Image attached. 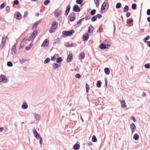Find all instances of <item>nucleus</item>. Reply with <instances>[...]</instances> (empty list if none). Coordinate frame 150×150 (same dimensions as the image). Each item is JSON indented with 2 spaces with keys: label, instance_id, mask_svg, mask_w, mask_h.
I'll use <instances>...</instances> for the list:
<instances>
[{
  "label": "nucleus",
  "instance_id": "obj_52",
  "mask_svg": "<svg viewBox=\"0 0 150 150\" xmlns=\"http://www.w3.org/2000/svg\"><path fill=\"white\" fill-rule=\"evenodd\" d=\"M96 16L97 18H100L102 17V16L100 14H98Z\"/></svg>",
  "mask_w": 150,
  "mask_h": 150
},
{
  "label": "nucleus",
  "instance_id": "obj_32",
  "mask_svg": "<svg viewBox=\"0 0 150 150\" xmlns=\"http://www.w3.org/2000/svg\"><path fill=\"white\" fill-rule=\"evenodd\" d=\"M132 8L134 9L135 10L137 8V5L135 4H133L132 5Z\"/></svg>",
  "mask_w": 150,
  "mask_h": 150
},
{
  "label": "nucleus",
  "instance_id": "obj_30",
  "mask_svg": "<svg viewBox=\"0 0 150 150\" xmlns=\"http://www.w3.org/2000/svg\"><path fill=\"white\" fill-rule=\"evenodd\" d=\"M121 4L120 3H117L116 5V8H119L121 7Z\"/></svg>",
  "mask_w": 150,
  "mask_h": 150
},
{
  "label": "nucleus",
  "instance_id": "obj_48",
  "mask_svg": "<svg viewBox=\"0 0 150 150\" xmlns=\"http://www.w3.org/2000/svg\"><path fill=\"white\" fill-rule=\"evenodd\" d=\"M14 4L15 5H18L19 4V1L18 0H15L14 1Z\"/></svg>",
  "mask_w": 150,
  "mask_h": 150
},
{
  "label": "nucleus",
  "instance_id": "obj_37",
  "mask_svg": "<svg viewBox=\"0 0 150 150\" xmlns=\"http://www.w3.org/2000/svg\"><path fill=\"white\" fill-rule=\"evenodd\" d=\"M50 3L49 0H46L44 2V4L45 5H47Z\"/></svg>",
  "mask_w": 150,
  "mask_h": 150
},
{
  "label": "nucleus",
  "instance_id": "obj_45",
  "mask_svg": "<svg viewBox=\"0 0 150 150\" xmlns=\"http://www.w3.org/2000/svg\"><path fill=\"white\" fill-rule=\"evenodd\" d=\"M75 77L78 79H80L81 77V76L79 74H76Z\"/></svg>",
  "mask_w": 150,
  "mask_h": 150
},
{
  "label": "nucleus",
  "instance_id": "obj_55",
  "mask_svg": "<svg viewBox=\"0 0 150 150\" xmlns=\"http://www.w3.org/2000/svg\"><path fill=\"white\" fill-rule=\"evenodd\" d=\"M28 15V12L27 11H26L24 13V17Z\"/></svg>",
  "mask_w": 150,
  "mask_h": 150
},
{
  "label": "nucleus",
  "instance_id": "obj_14",
  "mask_svg": "<svg viewBox=\"0 0 150 150\" xmlns=\"http://www.w3.org/2000/svg\"><path fill=\"white\" fill-rule=\"evenodd\" d=\"M80 147V145L78 144H76L73 146V149L75 150L79 149Z\"/></svg>",
  "mask_w": 150,
  "mask_h": 150
},
{
  "label": "nucleus",
  "instance_id": "obj_19",
  "mask_svg": "<svg viewBox=\"0 0 150 150\" xmlns=\"http://www.w3.org/2000/svg\"><path fill=\"white\" fill-rule=\"evenodd\" d=\"M139 135L136 133L134 134L133 137V139L136 140H137L139 139Z\"/></svg>",
  "mask_w": 150,
  "mask_h": 150
},
{
  "label": "nucleus",
  "instance_id": "obj_44",
  "mask_svg": "<svg viewBox=\"0 0 150 150\" xmlns=\"http://www.w3.org/2000/svg\"><path fill=\"white\" fill-rule=\"evenodd\" d=\"M99 0H96L95 1V3L96 5L97 6H99Z\"/></svg>",
  "mask_w": 150,
  "mask_h": 150
},
{
  "label": "nucleus",
  "instance_id": "obj_47",
  "mask_svg": "<svg viewBox=\"0 0 150 150\" xmlns=\"http://www.w3.org/2000/svg\"><path fill=\"white\" fill-rule=\"evenodd\" d=\"M55 55H54L53 56H52L51 58V60L52 61H55L56 59V57L55 56Z\"/></svg>",
  "mask_w": 150,
  "mask_h": 150
},
{
  "label": "nucleus",
  "instance_id": "obj_58",
  "mask_svg": "<svg viewBox=\"0 0 150 150\" xmlns=\"http://www.w3.org/2000/svg\"><path fill=\"white\" fill-rule=\"evenodd\" d=\"M4 130V128L3 127H1L0 128V132H2Z\"/></svg>",
  "mask_w": 150,
  "mask_h": 150
},
{
  "label": "nucleus",
  "instance_id": "obj_11",
  "mask_svg": "<svg viewBox=\"0 0 150 150\" xmlns=\"http://www.w3.org/2000/svg\"><path fill=\"white\" fill-rule=\"evenodd\" d=\"M61 13V11L59 9L56 10L54 13L55 16L57 17H58L60 15Z\"/></svg>",
  "mask_w": 150,
  "mask_h": 150
},
{
  "label": "nucleus",
  "instance_id": "obj_50",
  "mask_svg": "<svg viewBox=\"0 0 150 150\" xmlns=\"http://www.w3.org/2000/svg\"><path fill=\"white\" fill-rule=\"evenodd\" d=\"M131 15L130 13V12H127L126 14L127 17L128 18Z\"/></svg>",
  "mask_w": 150,
  "mask_h": 150
},
{
  "label": "nucleus",
  "instance_id": "obj_31",
  "mask_svg": "<svg viewBox=\"0 0 150 150\" xmlns=\"http://www.w3.org/2000/svg\"><path fill=\"white\" fill-rule=\"evenodd\" d=\"M11 50L12 52H13L14 53H15L16 51V45H15L13 46Z\"/></svg>",
  "mask_w": 150,
  "mask_h": 150
},
{
  "label": "nucleus",
  "instance_id": "obj_34",
  "mask_svg": "<svg viewBox=\"0 0 150 150\" xmlns=\"http://www.w3.org/2000/svg\"><path fill=\"white\" fill-rule=\"evenodd\" d=\"M97 18L96 16H94L92 17L91 19V20L93 21H95L96 20Z\"/></svg>",
  "mask_w": 150,
  "mask_h": 150
},
{
  "label": "nucleus",
  "instance_id": "obj_5",
  "mask_svg": "<svg viewBox=\"0 0 150 150\" xmlns=\"http://www.w3.org/2000/svg\"><path fill=\"white\" fill-rule=\"evenodd\" d=\"M74 32V31L73 30L69 31H65L64 33V35L66 36H71Z\"/></svg>",
  "mask_w": 150,
  "mask_h": 150
},
{
  "label": "nucleus",
  "instance_id": "obj_10",
  "mask_svg": "<svg viewBox=\"0 0 150 150\" xmlns=\"http://www.w3.org/2000/svg\"><path fill=\"white\" fill-rule=\"evenodd\" d=\"M130 128L132 130V133H133L136 129V126L134 123H131L130 125Z\"/></svg>",
  "mask_w": 150,
  "mask_h": 150
},
{
  "label": "nucleus",
  "instance_id": "obj_2",
  "mask_svg": "<svg viewBox=\"0 0 150 150\" xmlns=\"http://www.w3.org/2000/svg\"><path fill=\"white\" fill-rule=\"evenodd\" d=\"M108 5L105 3H104L102 4L101 8V13H103L105 12L108 9Z\"/></svg>",
  "mask_w": 150,
  "mask_h": 150
},
{
  "label": "nucleus",
  "instance_id": "obj_35",
  "mask_svg": "<svg viewBox=\"0 0 150 150\" xmlns=\"http://www.w3.org/2000/svg\"><path fill=\"white\" fill-rule=\"evenodd\" d=\"M27 61V59H21L20 60V62L21 64H23L24 63H25V62H26Z\"/></svg>",
  "mask_w": 150,
  "mask_h": 150
},
{
  "label": "nucleus",
  "instance_id": "obj_43",
  "mask_svg": "<svg viewBox=\"0 0 150 150\" xmlns=\"http://www.w3.org/2000/svg\"><path fill=\"white\" fill-rule=\"evenodd\" d=\"M31 47H32V45L31 44H30L28 46H27L26 47L25 49L27 50H29L30 49Z\"/></svg>",
  "mask_w": 150,
  "mask_h": 150
},
{
  "label": "nucleus",
  "instance_id": "obj_20",
  "mask_svg": "<svg viewBox=\"0 0 150 150\" xmlns=\"http://www.w3.org/2000/svg\"><path fill=\"white\" fill-rule=\"evenodd\" d=\"M93 30L94 28L92 25H90L88 28V32L89 33H92Z\"/></svg>",
  "mask_w": 150,
  "mask_h": 150
},
{
  "label": "nucleus",
  "instance_id": "obj_7",
  "mask_svg": "<svg viewBox=\"0 0 150 150\" xmlns=\"http://www.w3.org/2000/svg\"><path fill=\"white\" fill-rule=\"evenodd\" d=\"M73 10L74 12H79L80 11V8L76 4L74 6Z\"/></svg>",
  "mask_w": 150,
  "mask_h": 150
},
{
  "label": "nucleus",
  "instance_id": "obj_42",
  "mask_svg": "<svg viewBox=\"0 0 150 150\" xmlns=\"http://www.w3.org/2000/svg\"><path fill=\"white\" fill-rule=\"evenodd\" d=\"M83 1L82 0H77L76 3L78 4H81Z\"/></svg>",
  "mask_w": 150,
  "mask_h": 150
},
{
  "label": "nucleus",
  "instance_id": "obj_23",
  "mask_svg": "<svg viewBox=\"0 0 150 150\" xmlns=\"http://www.w3.org/2000/svg\"><path fill=\"white\" fill-rule=\"evenodd\" d=\"M106 45L104 43H102L100 45V48L101 49H105Z\"/></svg>",
  "mask_w": 150,
  "mask_h": 150
},
{
  "label": "nucleus",
  "instance_id": "obj_13",
  "mask_svg": "<svg viewBox=\"0 0 150 150\" xmlns=\"http://www.w3.org/2000/svg\"><path fill=\"white\" fill-rule=\"evenodd\" d=\"M71 6L69 4L67 7L66 10L65 11V14L67 16L69 13L70 9Z\"/></svg>",
  "mask_w": 150,
  "mask_h": 150
},
{
  "label": "nucleus",
  "instance_id": "obj_36",
  "mask_svg": "<svg viewBox=\"0 0 150 150\" xmlns=\"http://www.w3.org/2000/svg\"><path fill=\"white\" fill-rule=\"evenodd\" d=\"M50 61V59L49 58H47L44 61V63L45 64H47L49 63Z\"/></svg>",
  "mask_w": 150,
  "mask_h": 150
},
{
  "label": "nucleus",
  "instance_id": "obj_40",
  "mask_svg": "<svg viewBox=\"0 0 150 150\" xmlns=\"http://www.w3.org/2000/svg\"><path fill=\"white\" fill-rule=\"evenodd\" d=\"M150 37L149 36H147L144 39V42H146V40H148L149 39Z\"/></svg>",
  "mask_w": 150,
  "mask_h": 150
},
{
  "label": "nucleus",
  "instance_id": "obj_26",
  "mask_svg": "<svg viewBox=\"0 0 150 150\" xmlns=\"http://www.w3.org/2000/svg\"><path fill=\"white\" fill-rule=\"evenodd\" d=\"M129 9V8L127 5H126L124 7L123 9V11L124 12H127Z\"/></svg>",
  "mask_w": 150,
  "mask_h": 150
},
{
  "label": "nucleus",
  "instance_id": "obj_56",
  "mask_svg": "<svg viewBox=\"0 0 150 150\" xmlns=\"http://www.w3.org/2000/svg\"><path fill=\"white\" fill-rule=\"evenodd\" d=\"M131 119L133 120V121L134 122H135L136 121L134 117H131Z\"/></svg>",
  "mask_w": 150,
  "mask_h": 150
},
{
  "label": "nucleus",
  "instance_id": "obj_33",
  "mask_svg": "<svg viewBox=\"0 0 150 150\" xmlns=\"http://www.w3.org/2000/svg\"><path fill=\"white\" fill-rule=\"evenodd\" d=\"M144 67L146 69H149L150 68V64L149 63H147L145 65Z\"/></svg>",
  "mask_w": 150,
  "mask_h": 150
},
{
  "label": "nucleus",
  "instance_id": "obj_54",
  "mask_svg": "<svg viewBox=\"0 0 150 150\" xmlns=\"http://www.w3.org/2000/svg\"><path fill=\"white\" fill-rule=\"evenodd\" d=\"M39 138H40V143L41 144L42 142V138L41 137H39Z\"/></svg>",
  "mask_w": 150,
  "mask_h": 150
},
{
  "label": "nucleus",
  "instance_id": "obj_12",
  "mask_svg": "<svg viewBox=\"0 0 150 150\" xmlns=\"http://www.w3.org/2000/svg\"><path fill=\"white\" fill-rule=\"evenodd\" d=\"M120 102L122 108H125L127 107L125 102L124 100H120Z\"/></svg>",
  "mask_w": 150,
  "mask_h": 150
},
{
  "label": "nucleus",
  "instance_id": "obj_61",
  "mask_svg": "<svg viewBox=\"0 0 150 150\" xmlns=\"http://www.w3.org/2000/svg\"><path fill=\"white\" fill-rule=\"evenodd\" d=\"M35 117L36 119H37V118H38V119H39L40 118V116H39V115H37Z\"/></svg>",
  "mask_w": 150,
  "mask_h": 150
},
{
  "label": "nucleus",
  "instance_id": "obj_29",
  "mask_svg": "<svg viewBox=\"0 0 150 150\" xmlns=\"http://www.w3.org/2000/svg\"><path fill=\"white\" fill-rule=\"evenodd\" d=\"M62 58L61 57H59L56 59V62L57 63H60L62 61Z\"/></svg>",
  "mask_w": 150,
  "mask_h": 150
},
{
  "label": "nucleus",
  "instance_id": "obj_9",
  "mask_svg": "<svg viewBox=\"0 0 150 150\" xmlns=\"http://www.w3.org/2000/svg\"><path fill=\"white\" fill-rule=\"evenodd\" d=\"M7 81L5 76L4 75H2L0 76V82L3 81L4 83H5Z\"/></svg>",
  "mask_w": 150,
  "mask_h": 150
},
{
  "label": "nucleus",
  "instance_id": "obj_39",
  "mask_svg": "<svg viewBox=\"0 0 150 150\" xmlns=\"http://www.w3.org/2000/svg\"><path fill=\"white\" fill-rule=\"evenodd\" d=\"M8 66L9 67H12L13 66V64L11 62H8L7 63Z\"/></svg>",
  "mask_w": 150,
  "mask_h": 150
},
{
  "label": "nucleus",
  "instance_id": "obj_38",
  "mask_svg": "<svg viewBox=\"0 0 150 150\" xmlns=\"http://www.w3.org/2000/svg\"><path fill=\"white\" fill-rule=\"evenodd\" d=\"M96 12V10L95 9H93V10L91 12V14L92 15H94Z\"/></svg>",
  "mask_w": 150,
  "mask_h": 150
},
{
  "label": "nucleus",
  "instance_id": "obj_62",
  "mask_svg": "<svg viewBox=\"0 0 150 150\" xmlns=\"http://www.w3.org/2000/svg\"><path fill=\"white\" fill-rule=\"evenodd\" d=\"M106 48L108 49L109 47L110 46V45H106Z\"/></svg>",
  "mask_w": 150,
  "mask_h": 150
},
{
  "label": "nucleus",
  "instance_id": "obj_51",
  "mask_svg": "<svg viewBox=\"0 0 150 150\" xmlns=\"http://www.w3.org/2000/svg\"><path fill=\"white\" fill-rule=\"evenodd\" d=\"M33 134H34L36 135L37 134H38L37 132L36 131V130L35 129H33Z\"/></svg>",
  "mask_w": 150,
  "mask_h": 150
},
{
  "label": "nucleus",
  "instance_id": "obj_64",
  "mask_svg": "<svg viewBox=\"0 0 150 150\" xmlns=\"http://www.w3.org/2000/svg\"><path fill=\"white\" fill-rule=\"evenodd\" d=\"M147 20L149 22H150V16L147 18Z\"/></svg>",
  "mask_w": 150,
  "mask_h": 150
},
{
  "label": "nucleus",
  "instance_id": "obj_6",
  "mask_svg": "<svg viewBox=\"0 0 150 150\" xmlns=\"http://www.w3.org/2000/svg\"><path fill=\"white\" fill-rule=\"evenodd\" d=\"M75 14L74 13L70 14L69 16V20L70 21H72L74 20L75 19Z\"/></svg>",
  "mask_w": 150,
  "mask_h": 150
},
{
  "label": "nucleus",
  "instance_id": "obj_57",
  "mask_svg": "<svg viewBox=\"0 0 150 150\" xmlns=\"http://www.w3.org/2000/svg\"><path fill=\"white\" fill-rule=\"evenodd\" d=\"M10 9V7L9 6H7L6 8V11L9 10Z\"/></svg>",
  "mask_w": 150,
  "mask_h": 150
},
{
  "label": "nucleus",
  "instance_id": "obj_41",
  "mask_svg": "<svg viewBox=\"0 0 150 150\" xmlns=\"http://www.w3.org/2000/svg\"><path fill=\"white\" fill-rule=\"evenodd\" d=\"M86 88L87 92L89 90V86L88 84H86Z\"/></svg>",
  "mask_w": 150,
  "mask_h": 150
},
{
  "label": "nucleus",
  "instance_id": "obj_60",
  "mask_svg": "<svg viewBox=\"0 0 150 150\" xmlns=\"http://www.w3.org/2000/svg\"><path fill=\"white\" fill-rule=\"evenodd\" d=\"M146 95V93L145 92H143L142 93V96H145Z\"/></svg>",
  "mask_w": 150,
  "mask_h": 150
},
{
  "label": "nucleus",
  "instance_id": "obj_49",
  "mask_svg": "<svg viewBox=\"0 0 150 150\" xmlns=\"http://www.w3.org/2000/svg\"><path fill=\"white\" fill-rule=\"evenodd\" d=\"M6 6V4L4 3H3L0 6V8L1 9L3 8Z\"/></svg>",
  "mask_w": 150,
  "mask_h": 150
},
{
  "label": "nucleus",
  "instance_id": "obj_1",
  "mask_svg": "<svg viewBox=\"0 0 150 150\" xmlns=\"http://www.w3.org/2000/svg\"><path fill=\"white\" fill-rule=\"evenodd\" d=\"M52 26L50 29L49 30V32L50 33H54L56 30L57 27V23L56 22H53L52 23Z\"/></svg>",
  "mask_w": 150,
  "mask_h": 150
},
{
  "label": "nucleus",
  "instance_id": "obj_27",
  "mask_svg": "<svg viewBox=\"0 0 150 150\" xmlns=\"http://www.w3.org/2000/svg\"><path fill=\"white\" fill-rule=\"evenodd\" d=\"M40 23V22L38 21L36 23H35L34 25H33V29H34V28H35L37 27V25L39 24Z\"/></svg>",
  "mask_w": 150,
  "mask_h": 150
},
{
  "label": "nucleus",
  "instance_id": "obj_8",
  "mask_svg": "<svg viewBox=\"0 0 150 150\" xmlns=\"http://www.w3.org/2000/svg\"><path fill=\"white\" fill-rule=\"evenodd\" d=\"M73 58V55L72 54H69L68 56L67 61L68 62L71 61Z\"/></svg>",
  "mask_w": 150,
  "mask_h": 150
},
{
  "label": "nucleus",
  "instance_id": "obj_16",
  "mask_svg": "<svg viewBox=\"0 0 150 150\" xmlns=\"http://www.w3.org/2000/svg\"><path fill=\"white\" fill-rule=\"evenodd\" d=\"M85 57V54L84 52H81L79 54V58L81 59H83Z\"/></svg>",
  "mask_w": 150,
  "mask_h": 150
},
{
  "label": "nucleus",
  "instance_id": "obj_25",
  "mask_svg": "<svg viewBox=\"0 0 150 150\" xmlns=\"http://www.w3.org/2000/svg\"><path fill=\"white\" fill-rule=\"evenodd\" d=\"M102 84V82L100 81H98L96 83V86L97 87L100 88L101 87Z\"/></svg>",
  "mask_w": 150,
  "mask_h": 150
},
{
  "label": "nucleus",
  "instance_id": "obj_28",
  "mask_svg": "<svg viewBox=\"0 0 150 150\" xmlns=\"http://www.w3.org/2000/svg\"><path fill=\"white\" fill-rule=\"evenodd\" d=\"M92 141L94 142H96L97 141V139L95 135H93L92 138Z\"/></svg>",
  "mask_w": 150,
  "mask_h": 150
},
{
  "label": "nucleus",
  "instance_id": "obj_17",
  "mask_svg": "<svg viewBox=\"0 0 150 150\" xmlns=\"http://www.w3.org/2000/svg\"><path fill=\"white\" fill-rule=\"evenodd\" d=\"M83 41H87L88 40L89 37V35L88 34L86 33L84 35H83Z\"/></svg>",
  "mask_w": 150,
  "mask_h": 150
},
{
  "label": "nucleus",
  "instance_id": "obj_46",
  "mask_svg": "<svg viewBox=\"0 0 150 150\" xmlns=\"http://www.w3.org/2000/svg\"><path fill=\"white\" fill-rule=\"evenodd\" d=\"M84 20L83 18L81 19L77 23V24L78 25L79 24H80L81 23V22L83 21Z\"/></svg>",
  "mask_w": 150,
  "mask_h": 150
},
{
  "label": "nucleus",
  "instance_id": "obj_22",
  "mask_svg": "<svg viewBox=\"0 0 150 150\" xmlns=\"http://www.w3.org/2000/svg\"><path fill=\"white\" fill-rule=\"evenodd\" d=\"M105 73L107 75H108L110 73V71L109 68H106L104 69Z\"/></svg>",
  "mask_w": 150,
  "mask_h": 150
},
{
  "label": "nucleus",
  "instance_id": "obj_24",
  "mask_svg": "<svg viewBox=\"0 0 150 150\" xmlns=\"http://www.w3.org/2000/svg\"><path fill=\"white\" fill-rule=\"evenodd\" d=\"M22 108L24 109H25L27 108L28 105L26 102H24L23 103L22 106Z\"/></svg>",
  "mask_w": 150,
  "mask_h": 150
},
{
  "label": "nucleus",
  "instance_id": "obj_18",
  "mask_svg": "<svg viewBox=\"0 0 150 150\" xmlns=\"http://www.w3.org/2000/svg\"><path fill=\"white\" fill-rule=\"evenodd\" d=\"M60 66V64L57 63H54L53 65V67L54 69H55L59 67Z\"/></svg>",
  "mask_w": 150,
  "mask_h": 150
},
{
  "label": "nucleus",
  "instance_id": "obj_15",
  "mask_svg": "<svg viewBox=\"0 0 150 150\" xmlns=\"http://www.w3.org/2000/svg\"><path fill=\"white\" fill-rule=\"evenodd\" d=\"M16 18L17 19L19 20L21 18L22 16L20 13L18 12H16Z\"/></svg>",
  "mask_w": 150,
  "mask_h": 150
},
{
  "label": "nucleus",
  "instance_id": "obj_59",
  "mask_svg": "<svg viewBox=\"0 0 150 150\" xmlns=\"http://www.w3.org/2000/svg\"><path fill=\"white\" fill-rule=\"evenodd\" d=\"M129 22L130 23H132L133 22V20L132 19H131L129 20Z\"/></svg>",
  "mask_w": 150,
  "mask_h": 150
},
{
  "label": "nucleus",
  "instance_id": "obj_63",
  "mask_svg": "<svg viewBox=\"0 0 150 150\" xmlns=\"http://www.w3.org/2000/svg\"><path fill=\"white\" fill-rule=\"evenodd\" d=\"M147 45L149 46L150 47V41L148 42Z\"/></svg>",
  "mask_w": 150,
  "mask_h": 150
},
{
  "label": "nucleus",
  "instance_id": "obj_21",
  "mask_svg": "<svg viewBox=\"0 0 150 150\" xmlns=\"http://www.w3.org/2000/svg\"><path fill=\"white\" fill-rule=\"evenodd\" d=\"M6 42V38H3L2 39L1 45L2 47H3L5 44Z\"/></svg>",
  "mask_w": 150,
  "mask_h": 150
},
{
  "label": "nucleus",
  "instance_id": "obj_4",
  "mask_svg": "<svg viewBox=\"0 0 150 150\" xmlns=\"http://www.w3.org/2000/svg\"><path fill=\"white\" fill-rule=\"evenodd\" d=\"M49 40L47 39H46L41 45V47H47L49 46Z\"/></svg>",
  "mask_w": 150,
  "mask_h": 150
},
{
  "label": "nucleus",
  "instance_id": "obj_53",
  "mask_svg": "<svg viewBox=\"0 0 150 150\" xmlns=\"http://www.w3.org/2000/svg\"><path fill=\"white\" fill-rule=\"evenodd\" d=\"M147 14L148 15H150V9H148L147 11Z\"/></svg>",
  "mask_w": 150,
  "mask_h": 150
},
{
  "label": "nucleus",
  "instance_id": "obj_3",
  "mask_svg": "<svg viewBox=\"0 0 150 150\" xmlns=\"http://www.w3.org/2000/svg\"><path fill=\"white\" fill-rule=\"evenodd\" d=\"M38 31L35 30L32 34L29 37V40H33L38 34Z\"/></svg>",
  "mask_w": 150,
  "mask_h": 150
}]
</instances>
